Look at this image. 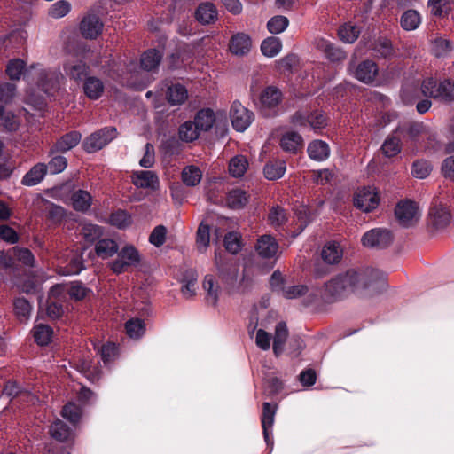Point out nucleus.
<instances>
[{
	"mask_svg": "<svg viewBox=\"0 0 454 454\" xmlns=\"http://www.w3.org/2000/svg\"><path fill=\"white\" fill-rule=\"evenodd\" d=\"M450 42L443 37H435L431 41V51L436 57H443L450 52Z\"/></svg>",
	"mask_w": 454,
	"mask_h": 454,
	"instance_id": "obj_54",
	"label": "nucleus"
},
{
	"mask_svg": "<svg viewBox=\"0 0 454 454\" xmlns=\"http://www.w3.org/2000/svg\"><path fill=\"white\" fill-rule=\"evenodd\" d=\"M282 98L281 91L272 86L267 87L261 94L260 102L262 108L270 109L277 106Z\"/></svg>",
	"mask_w": 454,
	"mask_h": 454,
	"instance_id": "obj_23",
	"label": "nucleus"
},
{
	"mask_svg": "<svg viewBox=\"0 0 454 454\" xmlns=\"http://www.w3.org/2000/svg\"><path fill=\"white\" fill-rule=\"evenodd\" d=\"M103 23L95 14L86 15L80 26L82 35L88 39L96 38L102 31Z\"/></svg>",
	"mask_w": 454,
	"mask_h": 454,
	"instance_id": "obj_14",
	"label": "nucleus"
},
{
	"mask_svg": "<svg viewBox=\"0 0 454 454\" xmlns=\"http://www.w3.org/2000/svg\"><path fill=\"white\" fill-rule=\"evenodd\" d=\"M167 236V228L164 225L156 226L149 236V242L153 246L160 247H161Z\"/></svg>",
	"mask_w": 454,
	"mask_h": 454,
	"instance_id": "obj_60",
	"label": "nucleus"
},
{
	"mask_svg": "<svg viewBox=\"0 0 454 454\" xmlns=\"http://www.w3.org/2000/svg\"><path fill=\"white\" fill-rule=\"evenodd\" d=\"M282 295L286 299L304 298L307 305L316 302L318 298V291L309 288L305 285L292 286L282 289Z\"/></svg>",
	"mask_w": 454,
	"mask_h": 454,
	"instance_id": "obj_10",
	"label": "nucleus"
},
{
	"mask_svg": "<svg viewBox=\"0 0 454 454\" xmlns=\"http://www.w3.org/2000/svg\"><path fill=\"white\" fill-rule=\"evenodd\" d=\"M291 121L294 126L306 127L309 126L314 130H320L326 127L327 118L319 112L315 111L308 113L307 111H297L291 118Z\"/></svg>",
	"mask_w": 454,
	"mask_h": 454,
	"instance_id": "obj_6",
	"label": "nucleus"
},
{
	"mask_svg": "<svg viewBox=\"0 0 454 454\" xmlns=\"http://www.w3.org/2000/svg\"><path fill=\"white\" fill-rule=\"evenodd\" d=\"M248 168V161L243 155H237L231 159L229 172L233 177H241Z\"/></svg>",
	"mask_w": 454,
	"mask_h": 454,
	"instance_id": "obj_42",
	"label": "nucleus"
},
{
	"mask_svg": "<svg viewBox=\"0 0 454 454\" xmlns=\"http://www.w3.org/2000/svg\"><path fill=\"white\" fill-rule=\"evenodd\" d=\"M339 36L341 41L352 43L360 35V29L351 23H346L339 28Z\"/></svg>",
	"mask_w": 454,
	"mask_h": 454,
	"instance_id": "obj_51",
	"label": "nucleus"
},
{
	"mask_svg": "<svg viewBox=\"0 0 454 454\" xmlns=\"http://www.w3.org/2000/svg\"><path fill=\"white\" fill-rule=\"evenodd\" d=\"M193 121L200 131H207L215 121V114L211 109H201L196 114Z\"/></svg>",
	"mask_w": 454,
	"mask_h": 454,
	"instance_id": "obj_33",
	"label": "nucleus"
},
{
	"mask_svg": "<svg viewBox=\"0 0 454 454\" xmlns=\"http://www.w3.org/2000/svg\"><path fill=\"white\" fill-rule=\"evenodd\" d=\"M50 434L57 441L65 442L70 435V429L67 424L58 419L51 426Z\"/></svg>",
	"mask_w": 454,
	"mask_h": 454,
	"instance_id": "obj_53",
	"label": "nucleus"
},
{
	"mask_svg": "<svg viewBox=\"0 0 454 454\" xmlns=\"http://www.w3.org/2000/svg\"><path fill=\"white\" fill-rule=\"evenodd\" d=\"M432 171V165L425 160H418L412 163L411 174L414 177L424 179L429 176Z\"/></svg>",
	"mask_w": 454,
	"mask_h": 454,
	"instance_id": "obj_56",
	"label": "nucleus"
},
{
	"mask_svg": "<svg viewBox=\"0 0 454 454\" xmlns=\"http://www.w3.org/2000/svg\"><path fill=\"white\" fill-rule=\"evenodd\" d=\"M72 205L76 211L85 212L91 206V195L84 190H78L72 195Z\"/></svg>",
	"mask_w": 454,
	"mask_h": 454,
	"instance_id": "obj_35",
	"label": "nucleus"
},
{
	"mask_svg": "<svg viewBox=\"0 0 454 454\" xmlns=\"http://www.w3.org/2000/svg\"><path fill=\"white\" fill-rule=\"evenodd\" d=\"M90 292V289L78 281L72 282L68 290L70 297L76 301L84 299Z\"/></svg>",
	"mask_w": 454,
	"mask_h": 454,
	"instance_id": "obj_64",
	"label": "nucleus"
},
{
	"mask_svg": "<svg viewBox=\"0 0 454 454\" xmlns=\"http://www.w3.org/2000/svg\"><path fill=\"white\" fill-rule=\"evenodd\" d=\"M67 166V160L66 157L58 155L51 158L49 163L46 165L47 172L51 174H59L64 171Z\"/></svg>",
	"mask_w": 454,
	"mask_h": 454,
	"instance_id": "obj_59",
	"label": "nucleus"
},
{
	"mask_svg": "<svg viewBox=\"0 0 454 454\" xmlns=\"http://www.w3.org/2000/svg\"><path fill=\"white\" fill-rule=\"evenodd\" d=\"M39 69L37 85L47 94L59 88V80L62 78L61 73L57 69Z\"/></svg>",
	"mask_w": 454,
	"mask_h": 454,
	"instance_id": "obj_11",
	"label": "nucleus"
},
{
	"mask_svg": "<svg viewBox=\"0 0 454 454\" xmlns=\"http://www.w3.org/2000/svg\"><path fill=\"white\" fill-rule=\"evenodd\" d=\"M41 65L32 64L28 68L25 69L26 64L22 59H14L9 61L6 67V74L11 80L18 81L24 74V78L29 80L31 70L40 67Z\"/></svg>",
	"mask_w": 454,
	"mask_h": 454,
	"instance_id": "obj_13",
	"label": "nucleus"
},
{
	"mask_svg": "<svg viewBox=\"0 0 454 454\" xmlns=\"http://www.w3.org/2000/svg\"><path fill=\"white\" fill-rule=\"evenodd\" d=\"M117 136L114 127H106L90 135L83 142L82 146L87 153L99 151Z\"/></svg>",
	"mask_w": 454,
	"mask_h": 454,
	"instance_id": "obj_4",
	"label": "nucleus"
},
{
	"mask_svg": "<svg viewBox=\"0 0 454 454\" xmlns=\"http://www.w3.org/2000/svg\"><path fill=\"white\" fill-rule=\"evenodd\" d=\"M344 274H339L326 282L320 290V298L326 302H333L349 293Z\"/></svg>",
	"mask_w": 454,
	"mask_h": 454,
	"instance_id": "obj_5",
	"label": "nucleus"
},
{
	"mask_svg": "<svg viewBox=\"0 0 454 454\" xmlns=\"http://www.w3.org/2000/svg\"><path fill=\"white\" fill-rule=\"evenodd\" d=\"M401 138L395 132L388 136L381 145L382 153L386 157H394L401 152Z\"/></svg>",
	"mask_w": 454,
	"mask_h": 454,
	"instance_id": "obj_41",
	"label": "nucleus"
},
{
	"mask_svg": "<svg viewBox=\"0 0 454 454\" xmlns=\"http://www.w3.org/2000/svg\"><path fill=\"white\" fill-rule=\"evenodd\" d=\"M140 254L133 246H125L118 253L117 258L110 262V268L116 274H121L129 267L138 265Z\"/></svg>",
	"mask_w": 454,
	"mask_h": 454,
	"instance_id": "obj_3",
	"label": "nucleus"
},
{
	"mask_svg": "<svg viewBox=\"0 0 454 454\" xmlns=\"http://www.w3.org/2000/svg\"><path fill=\"white\" fill-rule=\"evenodd\" d=\"M349 293L363 292L367 289H375L378 283L383 278V274L374 269H350L343 273Z\"/></svg>",
	"mask_w": 454,
	"mask_h": 454,
	"instance_id": "obj_1",
	"label": "nucleus"
},
{
	"mask_svg": "<svg viewBox=\"0 0 454 454\" xmlns=\"http://www.w3.org/2000/svg\"><path fill=\"white\" fill-rule=\"evenodd\" d=\"M247 202V196L246 192L235 189L231 191L227 196V204L231 208L239 209L243 207Z\"/></svg>",
	"mask_w": 454,
	"mask_h": 454,
	"instance_id": "obj_47",
	"label": "nucleus"
},
{
	"mask_svg": "<svg viewBox=\"0 0 454 454\" xmlns=\"http://www.w3.org/2000/svg\"><path fill=\"white\" fill-rule=\"evenodd\" d=\"M289 20L286 17L278 15L272 17L267 23V27L271 34H279L286 29Z\"/></svg>",
	"mask_w": 454,
	"mask_h": 454,
	"instance_id": "obj_57",
	"label": "nucleus"
},
{
	"mask_svg": "<svg viewBox=\"0 0 454 454\" xmlns=\"http://www.w3.org/2000/svg\"><path fill=\"white\" fill-rule=\"evenodd\" d=\"M373 54L377 57L388 58L393 55V47L387 38H379L372 44Z\"/></svg>",
	"mask_w": 454,
	"mask_h": 454,
	"instance_id": "obj_52",
	"label": "nucleus"
},
{
	"mask_svg": "<svg viewBox=\"0 0 454 454\" xmlns=\"http://www.w3.org/2000/svg\"><path fill=\"white\" fill-rule=\"evenodd\" d=\"M162 59V54L156 50H149L141 57V67L143 69L152 71L156 69Z\"/></svg>",
	"mask_w": 454,
	"mask_h": 454,
	"instance_id": "obj_40",
	"label": "nucleus"
},
{
	"mask_svg": "<svg viewBox=\"0 0 454 454\" xmlns=\"http://www.w3.org/2000/svg\"><path fill=\"white\" fill-rule=\"evenodd\" d=\"M256 251L262 258L274 257L278 250V244L271 235H262L258 239Z\"/></svg>",
	"mask_w": 454,
	"mask_h": 454,
	"instance_id": "obj_17",
	"label": "nucleus"
},
{
	"mask_svg": "<svg viewBox=\"0 0 454 454\" xmlns=\"http://www.w3.org/2000/svg\"><path fill=\"white\" fill-rule=\"evenodd\" d=\"M343 251L337 242H329L322 249V259L328 264L338 263L342 258Z\"/></svg>",
	"mask_w": 454,
	"mask_h": 454,
	"instance_id": "obj_27",
	"label": "nucleus"
},
{
	"mask_svg": "<svg viewBox=\"0 0 454 454\" xmlns=\"http://www.w3.org/2000/svg\"><path fill=\"white\" fill-rule=\"evenodd\" d=\"M282 49V43L279 38L270 36L263 40L261 44V51L266 57L272 58L278 55Z\"/></svg>",
	"mask_w": 454,
	"mask_h": 454,
	"instance_id": "obj_43",
	"label": "nucleus"
},
{
	"mask_svg": "<svg viewBox=\"0 0 454 454\" xmlns=\"http://www.w3.org/2000/svg\"><path fill=\"white\" fill-rule=\"evenodd\" d=\"M47 173L46 164L38 163L35 165L22 178V184L34 186L38 184Z\"/></svg>",
	"mask_w": 454,
	"mask_h": 454,
	"instance_id": "obj_25",
	"label": "nucleus"
},
{
	"mask_svg": "<svg viewBox=\"0 0 454 454\" xmlns=\"http://www.w3.org/2000/svg\"><path fill=\"white\" fill-rule=\"evenodd\" d=\"M61 415L72 423H75L81 417V409L74 403H67L61 411Z\"/></svg>",
	"mask_w": 454,
	"mask_h": 454,
	"instance_id": "obj_62",
	"label": "nucleus"
},
{
	"mask_svg": "<svg viewBox=\"0 0 454 454\" xmlns=\"http://www.w3.org/2000/svg\"><path fill=\"white\" fill-rule=\"evenodd\" d=\"M52 329L46 325H37L34 328V338L35 342L40 346L48 345L51 340Z\"/></svg>",
	"mask_w": 454,
	"mask_h": 454,
	"instance_id": "obj_48",
	"label": "nucleus"
},
{
	"mask_svg": "<svg viewBox=\"0 0 454 454\" xmlns=\"http://www.w3.org/2000/svg\"><path fill=\"white\" fill-rule=\"evenodd\" d=\"M303 145V139L301 136L295 131H288L282 135L280 139L281 148L287 153H296L298 150L301 149Z\"/></svg>",
	"mask_w": 454,
	"mask_h": 454,
	"instance_id": "obj_20",
	"label": "nucleus"
},
{
	"mask_svg": "<svg viewBox=\"0 0 454 454\" xmlns=\"http://www.w3.org/2000/svg\"><path fill=\"white\" fill-rule=\"evenodd\" d=\"M132 182L138 188L156 190L160 181L158 176L151 170L136 171L132 175Z\"/></svg>",
	"mask_w": 454,
	"mask_h": 454,
	"instance_id": "obj_15",
	"label": "nucleus"
},
{
	"mask_svg": "<svg viewBox=\"0 0 454 454\" xmlns=\"http://www.w3.org/2000/svg\"><path fill=\"white\" fill-rule=\"evenodd\" d=\"M308 154L312 160H325L330 154L329 145L322 140H314L308 146Z\"/></svg>",
	"mask_w": 454,
	"mask_h": 454,
	"instance_id": "obj_26",
	"label": "nucleus"
},
{
	"mask_svg": "<svg viewBox=\"0 0 454 454\" xmlns=\"http://www.w3.org/2000/svg\"><path fill=\"white\" fill-rule=\"evenodd\" d=\"M81 134L77 131L69 132L62 136L51 147L50 153H65L78 145L81 140Z\"/></svg>",
	"mask_w": 454,
	"mask_h": 454,
	"instance_id": "obj_18",
	"label": "nucleus"
},
{
	"mask_svg": "<svg viewBox=\"0 0 454 454\" xmlns=\"http://www.w3.org/2000/svg\"><path fill=\"white\" fill-rule=\"evenodd\" d=\"M209 226L201 223L197 230L196 245L200 253H204L210 242Z\"/></svg>",
	"mask_w": 454,
	"mask_h": 454,
	"instance_id": "obj_49",
	"label": "nucleus"
},
{
	"mask_svg": "<svg viewBox=\"0 0 454 454\" xmlns=\"http://www.w3.org/2000/svg\"><path fill=\"white\" fill-rule=\"evenodd\" d=\"M224 247L227 251L235 254L240 250V236L237 232H230L224 238Z\"/></svg>",
	"mask_w": 454,
	"mask_h": 454,
	"instance_id": "obj_63",
	"label": "nucleus"
},
{
	"mask_svg": "<svg viewBox=\"0 0 454 454\" xmlns=\"http://www.w3.org/2000/svg\"><path fill=\"white\" fill-rule=\"evenodd\" d=\"M14 310L20 320H26L30 315L31 305L27 300L18 298L14 301Z\"/></svg>",
	"mask_w": 454,
	"mask_h": 454,
	"instance_id": "obj_61",
	"label": "nucleus"
},
{
	"mask_svg": "<svg viewBox=\"0 0 454 454\" xmlns=\"http://www.w3.org/2000/svg\"><path fill=\"white\" fill-rule=\"evenodd\" d=\"M317 47L325 52L331 61H339L345 59V53L327 41H320Z\"/></svg>",
	"mask_w": 454,
	"mask_h": 454,
	"instance_id": "obj_50",
	"label": "nucleus"
},
{
	"mask_svg": "<svg viewBox=\"0 0 454 454\" xmlns=\"http://www.w3.org/2000/svg\"><path fill=\"white\" fill-rule=\"evenodd\" d=\"M196 19L202 24H209L217 19V11L211 3H203L196 11Z\"/></svg>",
	"mask_w": 454,
	"mask_h": 454,
	"instance_id": "obj_30",
	"label": "nucleus"
},
{
	"mask_svg": "<svg viewBox=\"0 0 454 454\" xmlns=\"http://www.w3.org/2000/svg\"><path fill=\"white\" fill-rule=\"evenodd\" d=\"M395 215L400 225L411 227L419 222L421 212L416 202L411 200H405L397 203Z\"/></svg>",
	"mask_w": 454,
	"mask_h": 454,
	"instance_id": "obj_2",
	"label": "nucleus"
},
{
	"mask_svg": "<svg viewBox=\"0 0 454 454\" xmlns=\"http://www.w3.org/2000/svg\"><path fill=\"white\" fill-rule=\"evenodd\" d=\"M286 162L284 160H272L264 166V176L268 180H276L283 176L286 172Z\"/></svg>",
	"mask_w": 454,
	"mask_h": 454,
	"instance_id": "obj_38",
	"label": "nucleus"
},
{
	"mask_svg": "<svg viewBox=\"0 0 454 454\" xmlns=\"http://www.w3.org/2000/svg\"><path fill=\"white\" fill-rule=\"evenodd\" d=\"M71 10V4L65 0H59L54 3L49 9V15L54 19H59L66 16Z\"/></svg>",
	"mask_w": 454,
	"mask_h": 454,
	"instance_id": "obj_58",
	"label": "nucleus"
},
{
	"mask_svg": "<svg viewBox=\"0 0 454 454\" xmlns=\"http://www.w3.org/2000/svg\"><path fill=\"white\" fill-rule=\"evenodd\" d=\"M181 178L186 186L193 187L200 183L202 178V171L197 166L189 165L183 168Z\"/></svg>",
	"mask_w": 454,
	"mask_h": 454,
	"instance_id": "obj_32",
	"label": "nucleus"
},
{
	"mask_svg": "<svg viewBox=\"0 0 454 454\" xmlns=\"http://www.w3.org/2000/svg\"><path fill=\"white\" fill-rule=\"evenodd\" d=\"M378 74L377 65L372 60H365L358 65L355 76L364 83L372 82Z\"/></svg>",
	"mask_w": 454,
	"mask_h": 454,
	"instance_id": "obj_21",
	"label": "nucleus"
},
{
	"mask_svg": "<svg viewBox=\"0 0 454 454\" xmlns=\"http://www.w3.org/2000/svg\"><path fill=\"white\" fill-rule=\"evenodd\" d=\"M287 337L288 330L286 323H278L275 328V333L273 337V351L276 356H279L283 352L284 346Z\"/></svg>",
	"mask_w": 454,
	"mask_h": 454,
	"instance_id": "obj_31",
	"label": "nucleus"
},
{
	"mask_svg": "<svg viewBox=\"0 0 454 454\" xmlns=\"http://www.w3.org/2000/svg\"><path fill=\"white\" fill-rule=\"evenodd\" d=\"M203 288L207 292V301L215 305L218 301L219 286L215 285V278L212 275H207L203 281Z\"/></svg>",
	"mask_w": 454,
	"mask_h": 454,
	"instance_id": "obj_45",
	"label": "nucleus"
},
{
	"mask_svg": "<svg viewBox=\"0 0 454 454\" xmlns=\"http://www.w3.org/2000/svg\"><path fill=\"white\" fill-rule=\"evenodd\" d=\"M424 132V125L416 121H403L396 129L395 134L402 136L403 139H416L419 135Z\"/></svg>",
	"mask_w": 454,
	"mask_h": 454,
	"instance_id": "obj_19",
	"label": "nucleus"
},
{
	"mask_svg": "<svg viewBox=\"0 0 454 454\" xmlns=\"http://www.w3.org/2000/svg\"><path fill=\"white\" fill-rule=\"evenodd\" d=\"M361 240L364 247L382 249L393 242V235L387 230L372 229L364 233Z\"/></svg>",
	"mask_w": 454,
	"mask_h": 454,
	"instance_id": "obj_8",
	"label": "nucleus"
},
{
	"mask_svg": "<svg viewBox=\"0 0 454 454\" xmlns=\"http://www.w3.org/2000/svg\"><path fill=\"white\" fill-rule=\"evenodd\" d=\"M97 255L102 259L114 256L118 252L117 243L111 239H102L95 246Z\"/></svg>",
	"mask_w": 454,
	"mask_h": 454,
	"instance_id": "obj_29",
	"label": "nucleus"
},
{
	"mask_svg": "<svg viewBox=\"0 0 454 454\" xmlns=\"http://www.w3.org/2000/svg\"><path fill=\"white\" fill-rule=\"evenodd\" d=\"M200 130L194 121H187L179 127V138L184 142H192L200 137Z\"/></svg>",
	"mask_w": 454,
	"mask_h": 454,
	"instance_id": "obj_37",
	"label": "nucleus"
},
{
	"mask_svg": "<svg viewBox=\"0 0 454 454\" xmlns=\"http://www.w3.org/2000/svg\"><path fill=\"white\" fill-rule=\"evenodd\" d=\"M427 221L434 229L443 230L450 223L451 215L446 207L435 205L430 209Z\"/></svg>",
	"mask_w": 454,
	"mask_h": 454,
	"instance_id": "obj_12",
	"label": "nucleus"
},
{
	"mask_svg": "<svg viewBox=\"0 0 454 454\" xmlns=\"http://www.w3.org/2000/svg\"><path fill=\"white\" fill-rule=\"evenodd\" d=\"M400 23L404 30H414L420 24V16L418 12L408 10L401 16Z\"/></svg>",
	"mask_w": 454,
	"mask_h": 454,
	"instance_id": "obj_44",
	"label": "nucleus"
},
{
	"mask_svg": "<svg viewBox=\"0 0 454 454\" xmlns=\"http://www.w3.org/2000/svg\"><path fill=\"white\" fill-rule=\"evenodd\" d=\"M251 48L252 40L245 33H238L230 40L229 49L233 55L245 56L250 51Z\"/></svg>",
	"mask_w": 454,
	"mask_h": 454,
	"instance_id": "obj_16",
	"label": "nucleus"
},
{
	"mask_svg": "<svg viewBox=\"0 0 454 454\" xmlns=\"http://www.w3.org/2000/svg\"><path fill=\"white\" fill-rule=\"evenodd\" d=\"M197 281V274L193 270H187L183 276V286L181 292L186 299H191L195 295V286Z\"/></svg>",
	"mask_w": 454,
	"mask_h": 454,
	"instance_id": "obj_36",
	"label": "nucleus"
},
{
	"mask_svg": "<svg viewBox=\"0 0 454 454\" xmlns=\"http://www.w3.org/2000/svg\"><path fill=\"white\" fill-rule=\"evenodd\" d=\"M440 88V81H438L435 77H427L423 80L421 83V93L427 98H432L434 99L440 101L439 93Z\"/></svg>",
	"mask_w": 454,
	"mask_h": 454,
	"instance_id": "obj_39",
	"label": "nucleus"
},
{
	"mask_svg": "<svg viewBox=\"0 0 454 454\" xmlns=\"http://www.w3.org/2000/svg\"><path fill=\"white\" fill-rule=\"evenodd\" d=\"M64 70L71 79L81 81L87 75L89 67L82 61H68L64 65Z\"/></svg>",
	"mask_w": 454,
	"mask_h": 454,
	"instance_id": "obj_28",
	"label": "nucleus"
},
{
	"mask_svg": "<svg viewBox=\"0 0 454 454\" xmlns=\"http://www.w3.org/2000/svg\"><path fill=\"white\" fill-rule=\"evenodd\" d=\"M188 98V92L184 86L181 84H173L168 87L167 91V99L172 106L182 105Z\"/></svg>",
	"mask_w": 454,
	"mask_h": 454,
	"instance_id": "obj_34",
	"label": "nucleus"
},
{
	"mask_svg": "<svg viewBox=\"0 0 454 454\" xmlns=\"http://www.w3.org/2000/svg\"><path fill=\"white\" fill-rule=\"evenodd\" d=\"M440 101L444 103H450L454 101V81L450 79H444L440 81L439 88Z\"/></svg>",
	"mask_w": 454,
	"mask_h": 454,
	"instance_id": "obj_55",
	"label": "nucleus"
},
{
	"mask_svg": "<svg viewBox=\"0 0 454 454\" xmlns=\"http://www.w3.org/2000/svg\"><path fill=\"white\" fill-rule=\"evenodd\" d=\"M253 113L239 102H234L231 108L230 117L233 128L239 132L245 131L253 121Z\"/></svg>",
	"mask_w": 454,
	"mask_h": 454,
	"instance_id": "obj_9",
	"label": "nucleus"
},
{
	"mask_svg": "<svg viewBox=\"0 0 454 454\" xmlns=\"http://www.w3.org/2000/svg\"><path fill=\"white\" fill-rule=\"evenodd\" d=\"M125 329L130 338L139 339L145 334V325L142 319L132 318L126 322Z\"/></svg>",
	"mask_w": 454,
	"mask_h": 454,
	"instance_id": "obj_46",
	"label": "nucleus"
},
{
	"mask_svg": "<svg viewBox=\"0 0 454 454\" xmlns=\"http://www.w3.org/2000/svg\"><path fill=\"white\" fill-rule=\"evenodd\" d=\"M103 82L94 76L87 77L83 83V90L85 95L90 99L99 98L104 92Z\"/></svg>",
	"mask_w": 454,
	"mask_h": 454,
	"instance_id": "obj_24",
	"label": "nucleus"
},
{
	"mask_svg": "<svg viewBox=\"0 0 454 454\" xmlns=\"http://www.w3.org/2000/svg\"><path fill=\"white\" fill-rule=\"evenodd\" d=\"M277 411L276 404H270V403H263L262 404V427L263 430V437L267 444H270V434L269 429L273 426L274 416Z\"/></svg>",
	"mask_w": 454,
	"mask_h": 454,
	"instance_id": "obj_22",
	"label": "nucleus"
},
{
	"mask_svg": "<svg viewBox=\"0 0 454 454\" xmlns=\"http://www.w3.org/2000/svg\"><path fill=\"white\" fill-rule=\"evenodd\" d=\"M380 202V197L375 188L363 187L356 192L354 204L364 212L375 209Z\"/></svg>",
	"mask_w": 454,
	"mask_h": 454,
	"instance_id": "obj_7",
	"label": "nucleus"
}]
</instances>
